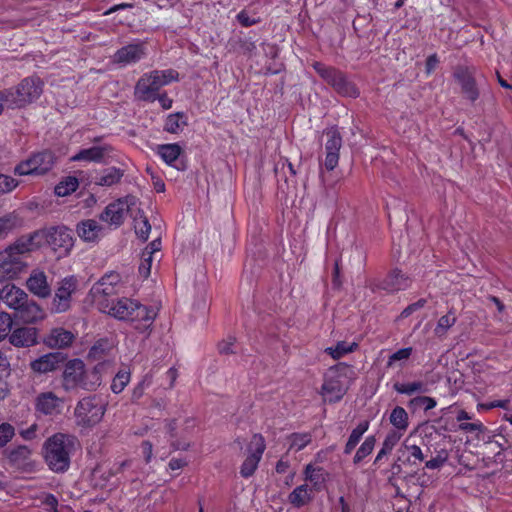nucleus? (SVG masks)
Returning <instances> with one entry per match:
<instances>
[{"mask_svg":"<svg viewBox=\"0 0 512 512\" xmlns=\"http://www.w3.org/2000/svg\"><path fill=\"white\" fill-rule=\"evenodd\" d=\"M186 461L182 458H173L170 460L169 462V468L171 470H179L181 468H183L184 466H186Z\"/></svg>","mask_w":512,"mask_h":512,"instance_id":"obj_64","label":"nucleus"},{"mask_svg":"<svg viewBox=\"0 0 512 512\" xmlns=\"http://www.w3.org/2000/svg\"><path fill=\"white\" fill-rule=\"evenodd\" d=\"M409 407L412 409L422 408L425 411L431 410L436 407L437 402L434 398L428 396H417L412 398L409 403Z\"/></svg>","mask_w":512,"mask_h":512,"instance_id":"obj_48","label":"nucleus"},{"mask_svg":"<svg viewBox=\"0 0 512 512\" xmlns=\"http://www.w3.org/2000/svg\"><path fill=\"white\" fill-rule=\"evenodd\" d=\"M376 438L375 436H368L364 440V442L360 445L358 448L355 456H354V463L361 462L365 457L370 455L375 447Z\"/></svg>","mask_w":512,"mask_h":512,"instance_id":"obj_47","label":"nucleus"},{"mask_svg":"<svg viewBox=\"0 0 512 512\" xmlns=\"http://www.w3.org/2000/svg\"><path fill=\"white\" fill-rule=\"evenodd\" d=\"M313 67L316 72L338 92L348 96H355L357 94L354 86L346 80L341 72L333 68L326 67L324 64L319 62L314 63Z\"/></svg>","mask_w":512,"mask_h":512,"instance_id":"obj_15","label":"nucleus"},{"mask_svg":"<svg viewBox=\"0 0 512 512\" xmlns=\"http://www.w3.org/2000/svg\"><path fill=\"white\" fill-rule=\"evenodd\" d=\"M13 320L6 312H0V341L10 335Z\"/></svg>","mask_w":512,"mask_h":512,"instance_id":"obj_49","label":"nucleus"},{"mask_svg":"<svg viewBox=\"0 0 512 512\" xmlns=\"http://www.w3.org/2000/svg\"><path fill=\"white\" fill-rule=\"evenodd\" d=\"M358 348L357 342L339 341L335 346H330L325 349L333 359H340L341 357L355 351Z\"/></svg>","mask_w":512,"mask_h":512,"instance_id":"obj_37","label":"nucleus"},{"mask_svg":"<svg viewBox=\"0 0 512 512\" xmlns=\"http://www.w3.org/2000/svg\"><path fill=\"white\" fill-rule=\"evenodd\" d=\"M35 251L27 235L16 239L12 244L0 251V281L15 280L25 272L28 267L24 255Z\"/></svg>","mask_w":512,"mask_h":512,"instance_id":"obj_2","label":"nucleus"},{"mask_svg":"<svg viewBox=\"0 0 512 512\" xmlns=\"http://www.w3.org/2000/svg\"><path fill=\"white\" fill-rule=\"evenodd\" d=\"M43 92V82L38 77H28L23 79L15 90L6 91L5 100L7 107H23L37 100Z\"/></svg>","mask_w":512,"mask_h":512,"instance_id":"obj_10","label":"nucleus"},{"mask_svg":"<svg viewBox=\"0 0 512 512\" xmlns=\"http://www.w3.org/2000/svg\"><path fill=\"white\" fill-rule=\"evenodd\" d=\"M186 124V117L183 113H172L165 120L164 130L176 134L181 132Z\"/></svg>","mask_w":512,"mask_h":512,"instance_id":"obj_39","label":"nucleus"},{"mask_svg":"<svg viewBox=\"0 0 512 512\" xmlns=\"http://www.w3.org/2000/svg\"><path fill=\"white\" fill-rule=\"evenodd\" d=\"M35 407L41 414L57 415L61 413L64 407V399L51 391L43 392L37 396Z\"/></svg>","mask_w":512,"mask_h":512,"instance_id":"obj_19","label":"nucleus"},{"mask_svg":"<svg viewBox=\"0 0 512 512\" xmlns=\"http://www.w3.org/2000/svg\"><path fill=\"white\" fill-rule=\"evenodd\" d=\"M327 141L325 143V160L324 165L327 170H333L339 161V150L342 146V138L339 131L331 128L326 131Z\"/></svg>","mask_w":512,"mask_h":512,"instance_id":"obj_18","label":"nucleus"},{"mask_svg":"<svg viewBox=\"0 0 512 512\" xmlns=\"http://www.w3.org/2000/svg\"><path fill=\"white\" fill-rule=\"evenodd\" d=\"M161 249V241L159 239L153 240L145 249L144 255L153 256L155 253L159 252Z\"/></svg>","mask_w":512,"mask_h":512,"instance_id":"obj_60","label":"nucleus"},{"mask_svg":"<svg viewBox=\"0 0 512 512\" xmlns=\"http://www.w3.org/2000/svg\"><path fill=\"white\" fill-rule=\"evenodd\" d=\"M18 181L8 175L0 174V194H6L13 191L18 186Z\"/></svg>","mask_w":512,"mask_h":512,"instance_id":"obj_51","label":"nucleus"},{"mask_svg":"<svg viewBox=\"0 0 512 512\" xmlns=\"http://www.w3.org/2000/svg\"><path fill=\"white\" fill-rule=\"evenodd\" d=\"M410 285V280L400 270H393L382 282L381 288L388 292L404 290Z\"/></svg>","mask_w":512,"mask_h":512,"instance_id":"obj_27","label":"nucleus"},{"mask_svg":"<svg viewBox=\"0 0 512 512\" xmlns=\"http://www.w3.org/2000/svg\"><path fill=\"white\" fill-rule=\"evenodd\" d=\"M146 55L144 43H131L119 49L113 56V61L122 66L138 62Z\"/></svg>","mask_w":512,"mask_h":512,"instance_id":"obj_20","label":"nucleus"},{"mask_svg":"<svg viewBox=\"0 0 512 512\" xmlns=\"http://www.w3.org/2000/svg\"><path fill=\"white\" fill-rule=\"evenodd\" d=\"M102 226L94 219L81 221L77 225V234L84 242L95 243L102 236Z\"/></svg>","mask_w":512,"mask_h":512,"instance_id":"obj_26","label":"nucleus"},{"mask_svg":"<svg viewBox=\"0 0 512 512\" xmlns=\"http://www.w3.org/2000/svg\"><path fill=\"white\" fill-rule=\"evenodd\" d=\"M403 434H404L403 432H400L397 430H393V431L389 432L386 435L382 446H384L385 449H387L391 452L392 449L395 447V445L399 442V440L401 439Z\"/></svg>","mask_w":512,"mask_h":512,"instance_id":"obj_54","label":"nucleus"},{"mask_svg":"<svg viewBox=\"0 0 512 512\" xmlns=\"http://www.w3.org/2000/svg\"><path fill=\"white\" fill-rule=\"evenodd\" d=\"M74 339L75 335L72 332L64 328H54L44 338L43 343L49 348H66Z\"/></svg>","mask_w":512,"mask_h":512,"instance_id":"obj_24","label":"nucleus"},{"mask_svg":"<svg viewBox=\"0 0 512 512\" xmlns=\"http://www.w3.org/2000/svg\"><path fill=\"white\" fill-rule=\"evenodd\" d=\"M266 443L261 434H254L247 447V456L242 463L240 473L243 477H250L256 471L265 451Z\"/></svg>","mask_w":512,"mask_h":512,"instance_id":"obj_13","label":"nucleus"},{"mask_svg":"<svg viewBox=\"0 0 512 512\" xmlns=\"http://www.w3.org/2000/svg\"><path fill=\"white\" fill-rule=\"evenodd\" d=\"M369 421L365 420L360 422L351 432L348 441L345 445L344 452L350 454L360 442L363 434L369 429Z\"/></svg>","mask_w":512,"mask_h":512,"instance_id":"obj_36","label":"nucleus"},{"mask_svg":"<svg viewBox=\"0 0 512 512\" xmlns=\"http://www.w3.org/2000/svg\"><path fill=\"white\" fill-rule=\"evenodd\" d=\"M394 390L399 394L411 396L416 393H426L429 391L428 385L423 381H412L407 383L397 382L393 386Z\"/></svg>","mask_w":512,"mask_h":512,"instance_id":"obj_34","label":"nucleus"},{"mask_svg":"<svg viewBox=\"0 0 512 512\" xmlns=\"http://www.w3.org/2000/svg\"><path fill=\"white\" fill-rule=\"evenodd\" d=\"M152 261H153V256L144 255V252L142 253V258H141V262L139 265V273L142 277L147 278L150 275Z\"/></svg>","mask_w":512,"mask_h":512,"instance_id":"obj_55","label":"nucleus"},{"mask_svg":"<svg viewBox=\"0 0 512 512\" xmlns=\"http://www.w3.org/2000/svg\"><path fill=\"white\" fill-rule=\"evenodd\" d=\"M456 323V316L453 312H448L446 315L439 318L434 333L438 337L446 335L448 330Z\"/></svg>","mask_w":512,"mask_h":512,"instance_id":"obj_45","label":"nucleus"},{"mask_svg":"<svg viewBox=\"0 0 512 512\" xmlns=\"http://www.w3.org/2000/svg\"><path fill=\"white\" fill-rule=\"evenodd\" d=\"M28 294L15 284L8 283L0 289V300L10 309L17 310L25 304Z\"/></svg>","mask_w":512,"mask_h":512,"instance_id":"obj_21","label":"nucleus"},{"mask_svg":"<svg viewBox=\"0 0 512 512\" xmlns=\"http://www.w3.org/2000/svg\"><path fill=\"white\" fill-rule=\"evenodd\" d=\"M237 20L244 27H249L258 23V19L255 17H250L246 11L239 12L237 14Z\"/></svg>","mask_w":512,"mask_h":512,"instance_id":"obj_56","label":"nucleus"},{"mask_svg":"<svg viewBox=\"0 0 512 512\" xmlns=\"http://www.w3.org/2000/svg\"><path fill=\"white\" fill-rule=\"evenodd\" d=\"M15 435L14 427L9 423L0 425V448L4 447Z\"/></svg>","mask_w":512,"mask_h":512,"instance_id":"obj_52","label":"nucleus"},{"mask_svg":"<svg viewBox=\"0 0 512 512\" xmlns=\"http://www.w3.org/2000/svg\"><path fill=\"white\" fill-rule=\"evenodd\" d=\"M355 369L345 363H339L327 370L321 387V395L326 402L340 401L350 385L356 379Z\"/></svg>","mask_w":512,"mask_h":512,"instance_id":"obj_3","label":"nucleus"},{"mask_svg":"<svg viewBox=\"0 0 512 512\" xmlns=\"http://www.w3.org/2000/svg\"><path fill=\"white\" fill-rule=\"evenodd\" d=\"M305 480L309 481L313 488L318 491L325 482V476L321 468H317L312 464L306 465L304 469Z\"/></svg>","mask_w":512,"mask_h":512,"instance_id":"obj_40","label":"nucleus"},{"mask_svg":"<svg viewBox=\"0 0 512 512\" xmlns=\"http://www.w3.org/2000/svg\"><path fill=\"white\" fill-rule=\"evenodd\" d=\"M102 313L129 322L140 333H148L158 315V309L143 305L135 299L122 297L114 300Z\"/></svg>","mask_w":512,"mask_h":512,"instance_id":"obj_1","label":"nucleus"},{"mask_svg":"<svg viewBox=\"0 0 512 512\" xmlns=\"http://www.w3.org/2000/svg\"><path fill=\"white\" fill-rule=\"evenodd\" d=\"M79 181L76 177L68 176L59 182L55 187V194L59 197H65L76 191Z\"/></svg>","mask_w":512,"mask_h":512,"instance_id":"obj_41","label":"nucleus"},{"mask_svg":"<svg viewBox=\"0 0 512 512\" xmlns=\"http://www.w3.org/2000/svg\"><path fill=\"white\" fill-rule=\"evenodd\" d=\"M289 502L294 507H302L313 499L312 488L307 484L296 487L288 496Z\"/></svg>","mask_w":512,"mask_h":512,"instance_id":"obj_32","label":"nucleus"},{"mask_svg":"<svg viewBox=\"0 0 512 512\" xmlns=\"http://www.w3.org/2000/svg\"><path fill=\"white\" fill-rule=\"evenodd\" d=\"M131 379V373L127 369H121L115 375L111 383V390L115 394L121 393L128 385Z\"/></svg>","mask_w":512,"mask_h":512,"instance_id":"obj_44","label":"nucleus"},{"mask_svg":"<svg viewBox=\"0 0 512 512\" xmlns=\"http://www.w3.org/2000/svg\"><path fill=\"white\" fill-rule=\"evenodd\" d=\"M456 78L459 81L466 98L471 101H475L478 98L479 93L471 74L467 70H462L456 73Z\"/></svg>","mask_w":512,"mask_h":512,"instance_id":"obj_31","label":"nucleus"},{"mask_svg":"<svg viewBox=\"0 0 512 512\" xmlns=\"http://www.w3.org/2000/svg\"><path fill=\"white\" fill-rule=\"evenodd\" d=\"M136 234L142 239L147 240L151 231V225L143 212L137 208L135 214L132 215Z\"/></svg>","mask_w":512,"mask_h":512,"instance_id":"obj_38","label":"nucleus"},{"mask_svg":"<svg viewBox=\"0 0 512 512\" xmlns=\"http://www.w3.org/2000/svg\"><path fill=\"white\" fill-rule=\"evenodd\" d=\"M179 74L173 69L154 70L140 77L135 86V95L144 101H155L156 94L163 86L177 81Z\"/></svg>","mask_w":512,"mask_h":512,"instance_id":"obj_8","label":"nucleus"},{"mask_svg":"<svg viewBox=\"0 0 512 512\" xmlns=\"http://www.w3.org/2000/svg\"><path fill=\"white\" fill-rule=\"evenodd\" d=\"M152 450H153V445L151 442L149 441H144L141 445V451H142V454L146 460V462H150L151 459H152Z\"/></svg>","mask_w":512,"mask_h":512,"instance_id":"obj_61","label":"nucleus"},{"mask_svg":"<svg viewBox=\"0 0 512 512\" xmlns=\"http://www.w3.org/2000/svg\"><path fill=\"white\" fill-rule=\"evenodd\" d=\"M54 164V156L49 151L34 154L26 161L16 166L15 172L19 175H40L49 171Z\"/></svg>","mask_w":512,"mask_h":512,"instance_id":"obj_14","label":"nucleus"},{"mask_svg":"<svg viewBox=\"0 0 512 512\" xmlns=\"http://www.w3.org/2000/svg\"><path fill=\"white\" fill-rule=\"evenodd\" d=\"M77 287V279L74 276L66 277L60 281L52 301V310L62 313L70 308L71 297Z\"/></svg>","mask_w":512,"mask_h":512,"instance_id":"obj_16","label":"nucleus"},{"mask_svg":"<svg viewBox=\"0 0 512 512\" xmlns=\"http://www.w3.org/2000/svg\"><path fill=\"white\" fill-rule=\"evenodd\" d=\"M156 99L159 101L163 109H170L172 107L173 101L166 94H162L159 96L156 95Z\"/></svg>","mask_w":512,"mask_h":512,"instance_id":"obj_63","label":"nucleus"},{"mask_svg":"<svg viewBox=\"0 0 512 512\" xmlns=\"http://www.w3.org/2000/svg\"><path fill=\"white\" fill-rule=\"evenodd\" d=\"M77 440L72 435L56 433L44 443V458L54 472H64L69 468L70 455Z\"/></svg>","mask_w":512,"mask_h":512,"instance_id":"obj_4","label":"nucleus"},{"mask_svg":"<svg viewBox=\"0 0 512 512\" xmlns=\"http://www.w3.org/2000/svg\"><path fill=\"white\" fill-rule=\"evenodd\" d=\"M27 290L34 296L46 299L50 297L52 288L47 274L40 268L31 270L25 282Z\"/></svg>","mask_w":512,"mask_h":512,"instance_id":"obj_17","label":"nucleus"},{"mask_svg":"<svg viewBox=\"0 0 512 512\" xmlns=\"http://www.w3.org/2000/svg\"><path fill=\"white\" fill-rule=\"evenodd\" d=\"M412 348H402L394 352L388 359L387 366L392 367L398 361H406L412 354Z\"/></svg>","mask_w":512,"mask_h":512,"instance_id":"obj_53","label":"nucleus"},{"mask_svg":"<svg viewBox=\"0 0 512 512\" xmlns=\"http://www.w3.org/2000/svg\"><path fill=\"white\" fill-rule=\"evenodd\" d=\"M107 148L103 146H93L87 149L80 150L77 154L73 155L70 160L73 162H96L99 163L103 160Z\"/></svg>","mask_w":512,"mask_h":512,"instance_id":"obj_28","label":"nucleus"},{"mask_svg":"<svg viewBox=\"0 0 512 512\" xmlns=\"http://www.w3.org/2000/svg\"><path fill=\"white\" fill-rule=\"evenodd\" d=\"M107 411V402L93 395L80 399L74 409L75 423L82 429H91L99 424Z\"/></svg>","mask_w":512,"mask_h":512,"instance_id":"obj_9","label":"nucleus"},{"mask_svg":"<svg viewBox=\"0 0 512 512\" xmlns=\"http://www.w3.org/2000/svg\"><path fill=\"white\" fill-rule=\"evenodd\" d=\"M28 236L35 250L48 245L59 258L69 255L74 246L73 232L65 226L37 230Z\"/></svg>","mask_w":512,"mask_h":512,"instance_id":"obj_5","label":"nucleus"},{"mask_svg":"<svg viewBox=\"0 0 512 512\" xmlns=\"http://www.w3.org/2000/svg\"><path fill=\"white\" fill-rule=\"evenodd\" d=\"M156 152L167 165L178 168L176 162L182 152V149L178 144L171 143L158 145Z\"/></svg>","mask_w":512,"mask_h":512,"instance_id":"obj_30","label":"nucleus"},{"mask_svg":"<svg viewBox=\"0 0 512 512\" xmlns=\"http://www.w3.org/2000/svg\"><path fill=\"white\" fill-rule=\"evenodd\" d=\"M36 431H37V425L36 424H32L29 428L22 430L20 432V435L25 440H32L36 436Z\"/></svg>","mask_w":512,"mask_h":512,"instance_id":"obj_62","label":"nucleus"},{"mask_svg":"<svg viewBox=\"0 0 512 512\" xmlns=\"http://www.w3.org/2000/svg\"><path fill=\"white\" fill-rule=\"evenodd\" d=\"M448 454L445 450L440 451L435 457L425 462V468L438 470L447 462Z\"/></svg>","mask_w":512,"mask_h":512,"instance_id":"obj_50","label":"nucleus"},{"mask_svg":"<svg viewBox=\"0 0 512 512\" xmlns=\"http://www.w3.org/2000/svg\"><path fill=\"white\" fill-rule=\"evenodd\" d=\"M121 276L115 271L104 274L91 288L90 296L99 311H103L114 301L111 296L117 293Z\"/></svg>","mask_w":512,"mask_h":512,"instance_id":"obj_11","label":"nucleus"},{"mask_svg":"<svg viewBox=\"0 0 512 512\" xmlns=\"http://www.w3.org/2000/svg\"><path fill=\"white\" fill-rule=\"evenodd\" d=\"M459 429L465 432H481L483 430V424L480 421L460 423Z\"/></svg>","mask_w":512,"mask_h":512,"instance_id":"obj_58","label":"nucleus"},{"mask_svg":"<svg viewBox=\"0 0 512 512\" xmlns=\"http://www.w3.org/2000/svg\"><path fill=\"white\" fill-rule=\"evenodd\" d=\"M62 386L65 391L77 388L95 390L101 384V378L96 369L87 372L85 364L80 359H72L67 362L63 371Z\"/></svg>","mask_w":512,"mask_h":512,"instance_id":"obj_6","label":"nucleus"},{"mask_svg":"<svg viewBox=\"0 0 512 512\" xmlns=\"http://www.w3.org/2000/svg\"><path fill=\"white\" fill-rule=\"evenodd\" d=\"M65 361L64 354L60 352H51L40 356L30 363L31 369L35 373L45 374L55 371Z\"/></svg>","mask_w":512,"mask_h":512,"instance_id":"obj_22","label":"nucleus"},{"mask_svg":"<svg viewBox=\"0 0 512 512\" xmlns=\"http://www.w3.org/2000/svg\"><path fill=\"white\" fill-rule=\"evenodd\" d=\"M17 316L28 324L36 323L45 318V312L34 300L27 299L21 308L16 310Z\"/></svg>","mask_w":512,"mask_h":512,"instance_id":"obj_25","label":"nucleus"},{"mask_svg":"<svg viewBox=\"0 0 512 512\" xmlns=\"http://www.w3.org/2000/svg\"><path fill=\"white\" fill-rule=\"evenodd\" d=\"M136 204L137 200L132 196L118 199L105 208L101 214V220L110 225L119 226L123 223L128 212L133 215Z\"/></svg>","mask_w":512,"mask_h":512,"instance_id":"obj_12","label":"nucleus"},{"mask_svg":"<svg viewBox=\"0 0 512 512\" xmlns=\"http://www.w3.org/2000/svg\"><path fill=\"white\" fill-rule=\"evenodd\" d=\"M38 331L32 327H21L9 335V342L15 347H30L37 343Z\"/></svg>","mask_w":512,"mask_h":512,"instance_id":"obj_23","label":"nucleus"},{"mask_svg":"<svg viewBox=\"0 0 512 512\" xmlns=\"http://www.w3.org/2000/svg\"><path fill=\"white\" fill-rule=\"evenodd\" d=\"M289 449L300 451L308 446L312 441V435L307 432L293 433L288 437Z\"/></svg>","mask_w":512,"mask_h":512,"instance_id":"obj_43","label":"nucleus"},{"mask_svg":"<svg viewBox=\"0 0 512 512\" xmlns=\"http://www.w3.org/2000/svg\"><path fill=\"white\" fill-rule=\"evenodd\" d=\"M123 170L116 167H108L100 171L94 178L96 185L110 187L117 184L123 177Z\"/></svg>","mask_w":512,"mask_h":512,"instance_id":"obj_29","label":"nucleus"},{"mask_svg":"<svg viewBox=\"0 0 512 512\" xmlns=\"http://www.w3.org/2000/svg\"><path fill=\"white\" fill-rule=\"evenodd\" d=\"M31 450L25 446L20 445L8 451V459L16 466L23 465L30 457Z\"/></svg>","mask_w":512,"mask_h":512,"instance_id":"obj_42","label":"nucleus"},{"mask_svg":"<svg viewBox=\"0 0 512 512\" xmlns=\"http://www.w3.org/2000/svg\"><path fill=\"white\" fill-rule=\"evenodd\" d=\"M10 373V363L8 359L0 352V379L8 378Z\"/></svg>","mask_w":512,"mask_h":512,"instance_id":"obj_57","label":"nucleus"},{"mask_svg":"<svg viewBox=\"0 0 512 512\" xmlns=\"http://www.w3.org/2000/svg\"><path fill=\"white\" fill-rule=\"evenodd\" d=\"M196 419L190 416H179L164 424V438L175 450H188L196 433Z\"/></svg>","mask_w":512,"mask_h":512,"instance_id":"obj_7","label":"nucleus"},{"mask_svg":"<svg viewBox=\"0 0 512 512\" xmlns=\"http://www.w3.org/2000/svg\"><path fill=\"white\" fill-rule=\"evenodd\" d=\"M401 453L411 465H417L425 459L422 449L416 444H411L409 438L403 442Z\"/></svg>","mask_w":512,"mask_h":512,"instance_id":"obj_33","label":"nucleus"},{"mask_svg":"<svg viewBox=\"0 0 512 512\" xmlns=\"http://www.w3.org/2000/svg\"><path fill=\"white\" fill-rule=\"evenodd\" d=\"M391 425L395 430L405 433L409 426V416L403 407H395L389 417Z\"/></svg>","mask_w":512,"mask_h":512,"instance_id":"obj_35","label":"nucleus"},{"mask_svg":"<svg viewBox=\"0 0 512 512\" xmlns=\"http://www.w3.org/2000/svg\"><path fill=\"white\" fill-rule=\"evenodd\" d=\"M19 218L15 213H9L0 218V236H7L8 233L13 231L19 226Z\"/></svg>","mask_w":512,"mask_h":512,"instance_id":"obj_46","label":"nucleus"},{"mask_svg":"<svg viewBox=\"0 0 512 512\" xmlns=\"http://www.w3.org/2000/svg\"><path fill=\"white\" fill-rule=\"evenodd\" d=\"M234 342L235 339L233 337H229L228 339L223 340L218 345L219 352L222 354H229L233 352Z\"/></svg>","mask_w":512,"mask_h":512,"instance_id":"obj_59","label":"nucleus"}]
</instances>
